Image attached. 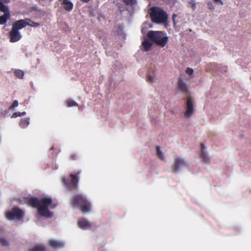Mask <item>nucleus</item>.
I'll use <instances>...</instances> for the list:
<instances>
[{
	"label": "nucleus",
	"mask_w": 251,
	"mask_h": 251,
	"mask_svg": "<svg viewBox=\"0 0 251 251\" xmlns=\"http://www.w3.org/2000/svg\"><path fill=\"white\" fill-rule=\"evenodd\" d=\"M14 75L19 79H23L24 76V71L21 70H15L14 72Z\"/></svg>",
	"instance_id": "nucleus-18"
},
{
	"label": "nucleus",
	"mask_w": 251,
	"mask_h": 251,
	"mask_svg": "<svg viewBox=\"0 0 251 251\" xmlns=\"http://www.w3.org/2000/svg\"><path fill=\"white\" fill-rule=\"evenodd\" d=\"M71 203L73 207H76L83 213L90 212L91 210V203L87 198L81 194L74 196L71 200Z\"/></svg>",
	"instance_id": "nucleus-2"
},
{
	"label": "nucleus",
	"mask_w": 251,
	"mask_h": 251,
	"mask_svg": "<svg viewBox=\"0 0 251 251\" xmlns=\"http://www.w3.org/2000/svg\"><path fill=\"white\" fill-rule=\"evenodd\" d=\"M54 149V147H52L50 148V150L51 151V150H53Z\"/></svg>",
	"instance_id": "nucleus-40"
},
{
	"label": "nucleus",
	"mask_w": 251,
	"mask_h": 251,
	"mask_svg": "<svg viewBox=\"0 0 251 251\" xmlns=\"http://www.w3.org/2000/svg\"><path fill=\"white\" fill-rule=\"evenodd\" d=\"M1 114L3 115H5L7 114V111L6 110H4L3 111L1 112Z\"/></svg>",
	"instance_id": "nucleus-36"
},
{
	"label": "nucleus",
	"mask_w": 251,
	"mask_h": 251,
	"mask_svg": "<svg viewBox=\"0 0 251 251\" xmlns=\"http://www.w3.org/2000/svg\"><path fill=\"white\" fill-rule=\"evenodd\" d=\"M29 119L28 118H24L21 120L20 123V126L22 128H25L29 125Z\"/></svg>",
	"instance_id": "nucleus-19"
},
{
	"label": "nucleus",
	"mask_w": 251,
	"mask_h": 251,
	"mask_svg": "<svg viewBox=\"0 0 251 251\" xmlns=\"http://www.w3.org/2000/svg\"><path fill=\"white\" fill-rule=\"evenodd\" d=\"M78 159V156L75 153H72L69 156L70 160H76Z\"/></svg>",
	"instance_id": "nucleus-26"
},
{
	"label": "nucleus",
	"mask_w": 251,
	"mask_h": 251,
	"mask_svg": "<svg viewBox=\"0 0 251 251\" xmlns=\"http://www.w3.org/2000/svg\"><path fill=\"white\" fill-rule=\"evenodd\" d=\"M201 152L200 155L202 162L204 163L209 164L210 162V158L208 156L207 152L205 151L206 147L203 143L201 144Z\"/></svg>",
	"instance_id": "nucleus-10"
},
{
	"label": "nucleus",
	"mask_w": 251,
	"mask_h": 251,
	"mask_svg": "<svg viewBox=\"0 0 251 251\" xmlns=\"http://www.w3.org/2000/svg\"><path fill=\"white\" fill-rule=\"evenodd\" d=\"M81 1L84 2H89L90 0H80Z\"/></svg>",
	"instance_id": "nucleus-37"
},
{
	"label": "nucleus",
	"mask_w": 251,
	"mask_h": 251,
	"mask_svg": "<svg viewBox=\"0 0 251 251\" xmlns=\"http://www.w3.org/2000/svg\"><path fill=\"white\" fill-rule=\"evenodd\" d=\"M67 1H69V0H62V2H65Z\"/></svg>",
	"instance_id": "nucleus-39"
},
{
	"label": "nucleus",
	"mask_w": 251,
	"mask_h": 251,
	"mask_svg": "<svg viewBox=\"0 0 251 251\" xmlns=\"http://www.w3.org/2000/svg\"><path fill=\"white\" fill-rule=\"evenodd\" d=\"M49 245L52 248L57 249L63 248L64 247V243L61 241L50 239L49 241Z\"/></svg>",
	"instance_id": "nucleus-12"
},
{
	"label": "nucleus",
	"mask_w": 251,
	"mask_h": 251,
	"mask_svg": "<svg viewBox=\"0 0 251 251\" xmlns=\"http://www.w3.org/2000/svg\"><path fill=\"white\" fill-rule=\"evenodd\" d=\"M150 16L152 22L155 24H164L168 20L167 12L162 8L153 7L151 9Z\"/></svg>",
	"instance_id": "nucleus-3"
},
{
	"label": "nucleus",
	"mask_w": 251,
	"mask_h": 251,
	"mask_svg": "<svg viewBox=\"0 0 251 251\" xmlns=\"http://www.w3.org/2000/svg\"><path fill=\"white\" fill-rule=\"evenodd\" d=\"M216 3H219L221 5H223V2L222 1V0H213Z\"/></svg>",
	"instance_id": "nucleus-34"
},
{
	"label": "nucleus",
	"mask_w": 251,
	"mask_h": 251,
	"mask_svg": "<svg viewBox=\"0 0 251 251\" xmlns=\"http://www.w3.org/2000/svg\"><path fill=\"white\" fill-rule=\"evenodd\" d=\"M30 22H31V24L29 23V25H29L31 26H36V27L39 25V24L38 23L32 22L31 20H30Z\"/></svg>",
	"instance_id": "nucleus-32"
},
{
	"label": "nucleus",
	"mask_w": 251,
	"mask_h": 251,
	"mask_svg": "<svg viewBox=\"0 0 251 251\" xmlns=\"http://www.w3.org/2000/svg\"><path fill=\"white\" fill-rule=\"evenodd\" d=\"M176 16H177V15L176 14H173V15L172 16V19L173 20L174 24H175V19L176 17Z\"/></svg>",
	"instance_id": "nucleus-35"
},
{
	"label": "nucleus",
	"mask_w": 251,
	"mask_h": 251,
	"mask_svg": "<svg viewBox=\"0 0 251 251\" xmlns=\"http://www.w3.org/2000/svg\"><path fill=\"white\" fill-rule=\"evenodd\" d=\"M207 5H208V8L209 9H211V10H213L214 9V7L212 4V3L210 1L208 2L207 3Z\"/></svg>",
	"instance_id": "nucleus-33"
},
{
	"label": "nucleus",
	"mask_w": 251,
	"mask_h": 251,
	"mask_svg": "<svg viewBox=\"0 0 251 251\" xmlns=\"http://www.w3.org/2000/svg\"><path fill=\"white\" fill-rule=\"evenodd\" d=\"M18 106V101L17 100H15L13 102L12 105L9 107V110H11V109L14 108L15 107H17Z\"/></svg>",
	"instance_id": "nucleus-28"
},
{
	"label": "nucleus",
	"mask_w": 251,
	"mask_h": 251,
	"mask_svg": "<svg viewBox=\"0 0 251 251\" xmlns=\"http://www.w3.org/2000/svg\"><path fill=\"white\" fill-rule=\"evenodd\" d=\"M0 11L5 13H10L8 6L5 5L3 2L0 0Z\"/></svg>",
	"instance_id": "nucleus-21"
},
{
	"label": "nucleus",
	"mask_w": 251,
	"mask_h": 251,
	"mask_svg": "<svg viewBox=\"0 0 251 251\" xmlns=\"http://www.w3.org/2000/svg\"><path fill=\"white\" fill-rule=\"evenodd\" d=\"M29 22H30V20L27 18L16 21L13 23L12 25V28L19 31V30L29 25Z\"/></svg>",
	"instance_id": "nucleus-9"
},
{
	"label": "nucleus",
	"mask_w": 251,
	"mask_h": 251,
	"mask_svg": "<svg viewBox=\"0 0 251 251\" xmlns=\"http://www.w3.org/2000/svg\"><path fill=\"white\" fill-rule=\"evenodd\" d=\"M80 173L81 171H78L74 173H71L68 178H62V183L70 191L77 189L79 181L78 176Z\"/></svg>",
	"instance_id": "nucleus-5"
},
{
	"label": "nucleus",
	"mask_w": 251,
	"mask_h": 251,
	"mask_svg": "<svg viewBox=\"0 0 251 251\" xmlns=\"http://www.w3.org/2000/svg\"><path fill=\"white\" fill-rule=\"evenodd\" d=\"M67 106L68 107H72V106H77L78 104L74 100L69 99L66 101Z\"/></svg>",
	"instance_id": "nucleus-23"
},
{
	"label": "nucleus",
	"mask_w": 251,
	"mask_h": 251,
	"mask_svg": "<svg viewBox=\"0 0 251 251\" xmlns=\"http://www.w3.org/2000/svg\"><path fill=\"white\" fill-rule=\"evenodd\" d=\"M153 77L150 75H148L147 77V81L149 82H153Z\"/></svg>",
	"instance_id": "nucleus-31"
},
{
	"label": "nucleus",
	"mask_w": 251,
	"mask_h": 251,
	"mask_svg": "<svg viewBox=\"0 0 251 251\" xmlns=\"http://www.w3.org/2000/svg\"><path fill=\"white\" fill-rule=\"evenodd\" d=\"M186 73L188 75H191L193 74L194 70H193V69H192L190 68H187L186 70Z\"/></svg>",
	"instance_id": "nucleus-30"
},
{
	"label": "nucleus",
	"mask_w": 251,
	"mask_h": 251,
	"mask_svg": "<svg viewBox=\"0 0 251 251\" xmlns=\"http://www.w3.org/2000/svg\"><path fill=\"white\" fill-rule=\"evenodd\" d=\"M0 243L3 246H7L8 245V242L3 238H0Z\"/></svg>",
	"instance_id": "nucleus-27"
},
{
	"label": "nucleus",
	"mask_w": 251,
	"mask_h": 251,
	"mask_svg": "<svg viewBox=\"0 0 251 251\" xmlns=\"http://www.w3.org/2000/svg\"><path fill=\"white\" fill-rule=\"evenodd\" d=\"M189 3L191 5L192 9L195 10L196 8V3L195 0H191Z\"/></svg>",
	"instance_id": "nucleus-29"
},
{
	"label": "nucleus",
	"mask_w": 251,
	"mask_h": 251,
	"mask_svg": "<svg viewBox=\"0 0 251 251\" xmlns=\"http://www.w3.org/2000/svg\"><path fill=\"white\" fill-rule=\"evenodd\" d=\"M147 36L161 47H164L168 42V37L162 31L151 30L147 33Z\"/></svg>",
	"instance_id": "nucleus-4"
},
{
	"label": "nucleus",
	"mask_w": 251,
	"mask_h": 251,
	"mask_svg": "<svg viewBox=\"0 0 251 251\" xmlns=\"http://www.w3.org/2000/svg\"><path fill=\"white\" fill-rule=\"evenodd\" d=\"M142 45L144 48V51H148L151 49L153 44L148 39H146L142 42Z\"/></svg>",
	"instance_id": "nucleus-15"
},
{
	"label": "nucleus",
	"mask_w": 251,
	"mask_h": 251,
	"mask_svg": "<svg viewBox=\"0 0 251 251\" xmlns=\"http://www.w3.org/2000/svg\"><path fill=\"white\" fill-rule=\"evenodd\" d=\"M10 36V42L11 43H14L20 40L22 38V35L20 32L12 27L11 30L9 32Z\"/></svg>",
	"instance_id": "nucleus-11"
},
{
	"label": "nucleus",
	"mask_w": 251,
	"mask_h": 251,
	"mask_svg": "<svg viewBox=\"0 0 251 251\" xmlns=\"http://www.w3.org/2000/svg\"><path fill=\"white\" fill-rule=\"evenodd\" d=\"M10 13H5L2 16H0V25L5 24L7 21L10 18Z\"/></svg>",
	"instance_id": "nucleus-17"
},
{
	"label": "nucleus",
	"mask_w": 251,
	"mask_h": 251,
	"mask_svg": "<svg viewBox=\"0 0 251 251\" xmlns=\"http://www.w3.org/2000/svg\"><path fill=\"white\" fill-rule=\"evenodd\" d=\"M61 4L63 5L64 9L67 11H71L74 7L73 3L71 1L62 2Z\"/></svg>",
	"instance_id": "nucleus-16"
},
{
	"label": "nucleus",
	"mask_w": 251,
	"mask_h": 251,
	"mask_svg": "<svg viewBox=\"0 0 251 251\" xmlns=\"http://www.w3.org/2000/svg\"><path fill=\"white\" fill-rule=\"evenodd\" d=\"M122 1L128 6H133L137 3L136 0H122Z\"/></svg>",
	"instance_id": "nucleus-24"
},
{
	"label": "nucleus",
	"mask_w": 251,
	"mask_h": 251,
	"mask_svg": "<svg viewBox=\"0 0 251 251\" xmlns=\"http://www.w3.org/2000/svg\"><path fill=\"white\" fill-rule=\"evenodd\" d=\"M26 113L25 112H14V113H13V114L11 116V118H17V117H21V116H24L25 115Z\"/></svg>",
	"instance_id": "nucleus-25"
},
{
	"label": "nucleus",
	"mask_w": 251,
	"mask_h": 251,
	"mask_svg": "<svg viewBox=\"0 0 251 251\" xmlns=\"http://www.w3.org/2000/svg\"><path fill=\"white\" fill-rule=\"evenodd\" d=\"M187 167H188V163L185 159L180 157H176L174 160L173 172L176 173L181 168Z\"/></svg>",
	"instance_id": "nucleus-7"
},
{
	"label": "nucleus",
	"mask_w": 251,
	"mask_h": 251,
	"mask_svg": "<svg viewBox=\"0 0 251 251\" xmlns=\"http://www.w3.org/2000/svg\"><path fill=\"white\" fill-rule=\"evenodd\" d=\"M178 87L179 90L183 93H186L187 91L188 88L187 84L181 78L178 80Z\"/></svg>",
	"instance_id": "nucleus-14"
},
{
	"label": "nucleus",
	"mask_w": 251,
	"mask_h": 251,
	"mask_svg": "<svg viewBox=\"0 0 251 251\" xmlns=\"http://www.w3.org/2000/svg\"><path fill=\"white\" fill-rule=\"evenodd\" d=\"M24 212L18 207L12 208L11 210L6 214V218L9 220L15 219L20 220L24 218Z\"/></svg>",
	"instance_id": "nucleus-6"
},
{
	"label": "nucleus",
	"mask_w": 251,
	"mask_h": 251,
	"mask_svg": "<svg viewBox=\"0 0 251 251\" xmlns=\"http://www.w3.org/2000/svg\"><path fill=\"white\" fill-rule=\"evenodd\" d=\"M1 1H2L3 2H8V0H0Z\"/></svg>",
	"instance_id": "nucleus-38"
},
{
	"label": "nucleus",
	"mask_w": 251,
	"mask_h": 251,
	"mask_svg": "<svg viewBox=\"0 0 251 251\" xmlns=\"http://www.w3.org/2000/svg\"><path fill=\"white\" fill-rule=\"evenodd\" d=\"M156 152H157V155L159 158H160L162 160H165V157L164 155L162 152V151L160 150V147L159 146H157L156 148Z\"/></svg>",
	"instance_id": "nucleus-22"
},
{
	"label": "nucleus",
	"mask_w": 251,
	"mask_h": 251,
	"mask_svg": "<svg viewBox=\"0 0 251 251\" xmlns=\"http://www.w3.org/2000/svg\"><path fill=\"white\" fill-rule=\"evenodd\" d=\"M45 248L42 245H37L29 249V251H45Z\"/></svg>",
	"instance_id": "nucleus-20"
},
{
	"label": "nucleus",
	"mask_w": 251,
	"mask_h": 251,
	"mask_svg": "<svg viewBox=\"0 0 251 251\" xmlns=\"http://www.w3.org/2000/svg\"><path fill=\"white\" fill-rule=\"evenodd\" d=\"M25 202L29 205L36 208L41 216L48 218L52 216V213L49 210V208H54L56 206L55 204L52 205V201L50 198H26Z\"/></svg>",
	"instance_id": "nucleus-1"
},
{
	"label": "nucleus",
	"mask_w": 251,
	"mask_h": 251,
	"mask_svg": "<svg viewBox=\"0 0 251 251\" xmlns=\"http://www.w3.org/2000/svg\"><path fill=\"white\" fill-rule=\"evenodd\" d=\"M186 108L187 109L184 113V116L187 118H189L192 116L193 114L195 112L194 104L193 100L191 97H188L187 98Z\"/></svg>",
	"instance_id": "nucleus-8"
},
{
	"label": "nucleus",
	"mask_w": 251,
	"mask_h": 251,
	"mask_svg": "<svg viewBox=\"0 0 251 251\" xmlns=\"http://www.w3.org/2000/svg\"><path fill=\"white\" fill-rule=\"evenodd\" d=\"M77 225L82 229H86L91 226V224L85 218L80 219L77 222Z\"/></svg>",
	"instance_id": "nucleus-13"
}]
</instances>
